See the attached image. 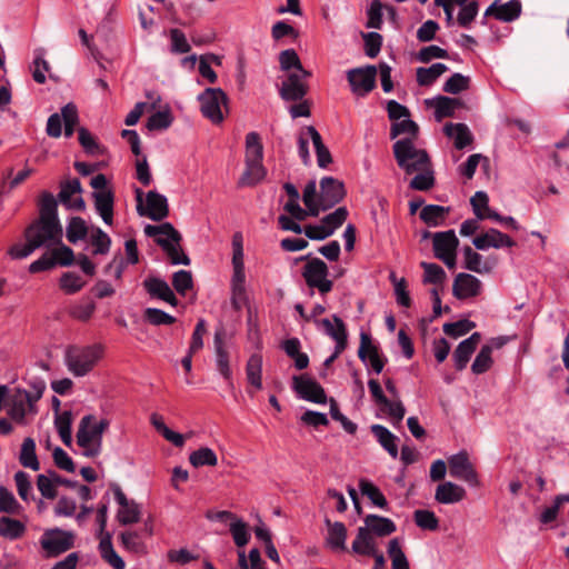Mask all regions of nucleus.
Returning a JSON list of instances; mask_svg holds the SVG:
<instances>
[{"mask_svg":"<svg viewBox=\"0 0 569 569\" xmlns=\"http://www.w3.org/2000/svg\"><path fill=\"white\" fill-rule=\"evenodd\" d=\"M57 207V200L51 193L43 192L41 194L40 217L26 229V242L16 243L8 250V254L12 259H24L40 247L51 248L60 242L62 227L58 219Z\"/></svg>","mask_w":569,"mask_h":569,"instance_id":"obj_1","label":"nucleus"},{"mask_svg":"<svg viewBox=\"0 0 569 569\" xmlns=\"http://www.w3.org/2000/svg\"><path fill=\"white\" fill-rule=\"evenodd\" d=\"M397 164L407 174L413 176L409 186L411 189L426 191L433 187L435 176L427 151L417 146L412 139H399L393 144Z\"/></svg>","mask_w":569,"mask_h":569,"instance_id":"obj_2","label":"nucleus"},{"mask_svg":"<svg viewBox=\"0 0 569 569\" xmlns=\"http://www.w3.org/2000/svg\"><path fill=\"white\" fill-rule=\"evenodd\" d=\"M346 194L345 186L341 181L325 177L320 181V193L317 194V183L310 180L303 190L302 201L312 217L319 216L320 211H326L340 202Z\"/></svg>","mask_w":569,"mask_h":569,"instance_id":"obj_3","label":"nucleus"},{"mask_svg":"<svg viewBox=\"0 0 569 569\" xmlns=\"http://www.w3.org/2000/svg\"><path fill=\"white\" fill-rule=\"evenodd\" d=\"M108 419H98L93 415L81 418L76 433V442L82 456L96 458L102 451L103 433L109 428Z\"/></svg>","mask_w":569,"mask_h":569,"instance_id":"obj_4","label":"nucleus"},{"mask_svg":"<svg viewBox=\"0 0 569 569\" xmlns=\"http://www.w3.org/2000/svg\"><path fill=\"white\" fill-rule=\"evenodd\" d=\"M103 356V347L99 343L90 346H72L64 352V365L74 377L89 375Z\"/></svg>","mask_w":569,"mask_h":569,"instance_id":"obj_5","label":"nucleus"},{"mask_svg":"<svg viewBox=\"0 0 569 569\" xmlns=\"http://www.w3.org/2000/svg\"><path fill=\"white\" fill-rule=\"evenodd\" d=\"M144 233L156 239V242L166 251L172 264L188 266L190 263V259L180 247L181 236L171 223L147 224Z\"/></svg>","mask_w":569,"mask_h":569,"instance_id":"obj_6","label":"nucleus"},{"mask_svg":"<svg viewBox=\"0 0 569 569\" xmlns=\"http://www.w3.org/2000/svg\"><path fill=\"white\" fill-rule=\"evenodd\" d=\"M263 147L260 136L252 131L246 136V170L240 179L241 184L252 186L266 176L262 164Z\"/></svg>","mask_w":569,"mask_h":569,"instance_id":"obj_7","label":"nucleus"},{"mask_svg":"<svg viewBox=\"0 0 569 569\" xmlns=\"http://www.w3.org/2000/svg\"><path fill=\"white\" fill-rule=\"evenodd\" d=\"M38 402L33 400L27 389L17 387L11 390L7 403V416L18 426L30 425L38 415Z\"/></svg>","mask_w":569,"mask_h":569,"instance_id":"obj_8","label":"nucleus"},{"mask_svg":"<svg viewBox=\"0 0 569 569\" xmlns=\"http://www.w3.org/2000/svg\"><path fill=\"white\" fill-rule=\"evenodd\" d=\"M301 274L311 295L318 291L321 296H326L333 288V281L329 278L328 266L320 258L307 260L302 267Z\"/></svg>","mask_w":569,"mask_h":569,"instance_id":"obj_9","label":"nucleus"},{"mask_svg":"<svg viewBox=\"0 0 569 569\" xmlns=\"http://www.w3.org/2000/svg\"><path fill=\"white\" fill-rule=\"evenodd\" d=\"M200 110L212 123H221L228 110V97L220 88H207L198 96Z\"/></svg>","mask_w":569,"mask_h":569,"instance_id":"obj_10","label":"nucleus"},{"mask_svg":"<svg viewBox=\"0 0 569 569\" xmlns=\"http://www.w3.org/2000/svg\"><path fill=\"white\" fill-rule=\"evenodd\" d=\"M74 545V535L71 531L62 530L60 528L48 529L40 538V546L46 553V557H57Z\"/></svg>","mask_w":569,"mask_h":569,"instance_id":"obj_11","label":"nucleus"},{"mask_svg":"<svg viewBox=\"0 0 569 569\" xmlns=\"http://www.w3.org/2000/svg\"><path fill=\"white\" fill-rule=\"evenodd\" d=\"M137 211L142 217H148L151 220L160 221L164 219L169 213L168 200L163 194L157 191H149L146 194V203L142 202L141 190H137Z\"/></svg>","mask_w":569,"mask_h":569,"instance_id":"obj_12","label":"nucleus"},{"mask_svg":"<svg viewBox=\"0 0 569 569\" xmlns=\"http://www.w3.org/2000/svg\"><path fill=\"white\" fill-rule=\"evenodd\" d=\"M435 257L452 269L457 261L459 239L453 230L436 232L432 237Z\"/></svg>","mask_w":569,"mask_h":569,"instance_id":"obj_13","label":"nucleus"},{"mask_svg":"<svg viewBox=\"0 0 569 569\" xmlns=\"http://www.w3.org/2000/svg\"><path fill=\"white\" fill-rule=\"evenodd\" d=\"M377 69L366 66L347 71V80L357 97H366L376 86Z\"/></svg>","mask_w":569,"mask_h":569,"instance_id":"obj_14","label":"nucleus"},{"mask_svg":"<svg viewBox=\"0 0 569 569\" xmlns=\"http://www.w3.org/2000/svg\"><path fill=\"white\" fill-rule=\"evenodd\" d=\"M112 491L114 500L119 505L117 511V520L119 523L124 526L137 523L141 517L140 506L134 500L128 499L118 485L112 486Z\"/></svg>","mask_w":569,"mask_h":569,"instance_id":"obj_15","label":"nucleus"},{"mask_svg":"<svg viewBox=\"0 0 569 569\" xmlns=\"http://www.w3.org/2000/svg\"><path fill=\"white\" fill-rule=\"evenodd\" d=\"M448 465L451 477L462 480L472 487L478 486L477 472L466 451H460L449 457Z\"/></svg>","mask_w":569,"mask_h":569,"instance_id":"obj_16","label":"nucleus"},{"mask_svg":"<svg viewBox=\"0 0 569 569\" xmlns=\"http://www.w3.org/2000/svg\"><path fill=\"white\" fill-rule=\"evenodd\" d=\"M293 390L299 398L325 405L327 402V396L325 389L312 378L308 376H296L293 377Z\"/></svg>","mask_w":569,"mask_h":569,"instance_id":"obj_17","label":"nucleus"},{"mask_svg":"<svg viewBox=\"0 0 569 569\" xmlns=\"http://www.w3.org/2000/svg\"><path fill=\"white\" fill-rule=\"evenodd\" d=\"M472 244L477 250L486 251L489 249L511 248L515 241L506 233H502L496 228H490L487 231L476 236L472 239Z\"/></svg>","mask_w":569,"mask_h":569,"instance_id":"obj_18","label":"nucleus"},{"mask_svg":"<svg viewBox=\"0 0 569 569\" xmlns=\"http://www.w3.org/2000/svg\"><path fill=\"white\" fill-rule=\"evenodd\" d=\"M309 76L310 73L307 70L290 73L281 84V98L288 101L301 100L307 93L305 79Z\"/></svg>","mask_w":569,"mask_h":569,"instance_id":"obj_19","label":"nucleus"},{"mask_svg":"<svg viewBox=\"0 0 569 569\" xmlns=\"http://www.w3.org/2000/svg\"><path fill=\"white\" fill-rule=\"evenodd\" d=\"M481 290V281L470 273H458L452 283V293L460 300L477 297Z\"/></svg>","mask_w":569,"mask_h":569,"instance_id":"obj_20","label":"nucleus"},{"mask_svg":"<svg viewBox=\"0 0 569 569\" xmlns=\"http://www.w3.org/2000/svg\"><path fill=\"white\" fill-rule=\"evenodd\" d=\"M224 330L219 328L214 332L213 347L216 355V367L219 373L228 381L231 380L232 371L229 362V351L224 341Z\"/></svg>","mask_w":569,"mask_h":569,"instance_id":"obj_21","label":"nucleus"},{"mask_svg":"<svg viewBox=\"0 0 569 569\" xmlns=\"http://www.w3.org/2000/svg\"><path fill=\"white\" fill-rule=\"evenodd\" d=\"M143 287L151 298L162 300L172 307L178 305V300L172 289L163 279L158 277H148L143 280Z\"/></svg>","mask_w":569,"mask_h":569,"instance_id":"obj_22","label":"nucleus"},{"mask_svg":"<svg viewBox=\"0 0 569 569\" xmlns=\"http://www.w3.org/2000/svg\"><path fill=\"white\" fill-rule=\"evenodd\" d=\"M80 193L81 183L78 179H73L61 187L59 200L67 208L83 210L86 204Z\"/></svg>","mask_w":569,"mask_h":569,"instance_id":"obj_23","label":"nucleus"},{"mask_svg":"<svg viewBox=\"0 0 569 569\" xmlns=\"http://www.w3.org/2000/svg\"><path fill=\"white\" fill-rule=\"evenodd\" d=\"M327 526L326 545L333 551H345L347 542V527L340 521L331 522L326 518Z\"/></svg>","mask_w":569,"mask_h":569,"instance_id":"obj_24","label":"nucleus"},{"mask_svg":"<svg viewBox=\"0 0 569 569\" xmlns=\"http://www.w3.org/2000/svg\"><path fill=\"white\" fill-rule=\"evenodd\" d=\"M94 209L107 226L113 222L114 194L112 190L92 192Z\"/></svg>","mask_w":569,"mask_h":569,"instance_id":"obj_25","label":"nucleus"},{"mask_svg":"<svg viewBox=\"0 0 569 569\" xmlns=\"http://www.w3.org/2000/svg\"><path fill=\"white\" fill-rule=\"evenodd\" d=\"M358 356L366 365L370 366L376 373L382 371L385 361L380 357L378 349L371 345L370 338L366 333H361Z\"/></svg>","mask_w":569,"mask_h":569,"instance_id":"obj_26","label":"nucleus"},{"mask_svg":"<svg viewBox=\"0 0 569 569\" xmlns=\"http://www.w3.org/2000/svg\"><path fill=\"white\" fill-rule=\"evenodd\" d=\"M333 322L330 319H322L316 321L317 325H321L326 335L336 341L337 351H343L347 347V330L343 321L338 317L333 316Z\"/></svg>","mask_w":569,"mask_h":569,"instance_id":"obj_27","label":"nucleus"},{"mask_svg":"<svg viewBox=\"0 0 569 569\" xmlns=\"http://www.w3.org/2000/svg\"><path fill=\"white\" fill-rule=\"evenodd\" d=\"M333 322L330 319H322L316 321L317 325H321L326 335L336 341L337 351H343L347 347V330L343 321L338 317L333 316Z\"/></svg>","mask_w":569,"mask_h":569,"instance_id":"obj_28","label":"nucleus"},{"mask_svg":"<svg viewBox=\"0 0 569 569\" xmlns=\"http://www.w3.org/2000/svg\"><path fill=\"white\" fill-rule=\"evenodd\" d=\"M333 322L330 319H322L316 321L317 325H321L326 335L336 341L337 351H343L347 347V330L343 321L338 317L333 316Z\"/></svg>","mask_w":569,"mask_h":569,"instance_id":"obj_29","label":"nucleus"},{"mask_svg":"<svg viewBox=\"0 0 569 569\" xmlns=\"http://www.w3.org/2000/svg\"><path fill=\"white\" fill-rule=\"evenodd\" d=\"M480 340L481 335L479 332H473L469 338L462 340L458 345L453 352V361L457 370H462L466 368Z\"/></svg>","mask_w":569,"mask_h":569,"instance_id":"obj_30","label":"nucleus"},{"mask_svg":"<svg viewBox=\"0 0 569 569\" xmlns=\"http://www.w3.org/2000/svg\"><path fill=\"white\" fill-rule=\"evenodd\" d=\"M521 4L518 0H510L506 3L493 2L486 10V16H493L496 19L501 21H512L520 16Z\"/></svg>","mask_w":569,"mask_h":569,"instance_id":"obj_31","label":"nucleus"},{"mask_svg":"<svg viewBox=\"0 0 569 569\" xmlns=\"http://www.w3.org/2000/svg\"><path fill=\"white\" fill-rule=\"evenodd\" d=\"M370 430L379 445L390 455V457L397 459L399 456L398 437L382 425H372Z\"/></svg>","mask_w":569,"mask_h":569,"instance_id":"obj_32","label":"nucleus"},{"mask_svg":"<svg viewBox=\"0 0 569 569\" xmlns=\"http://www.w3.org/2000/svg\"><path fill=\"white\" fill-rule=\"evenodd\" d=\"M465 496L466 490L462 487L446 481L437 487L435 499L440 503L450 505L461 501Z\"/></svg>","mask_w":569,"mask_h":569,"instance_id":"obj_33","label":"nucleus"},{"mask_svg":"<svg viewBox=\"0 0 569 569\" xmlns=\"http://www.w3.org/2000/svg\"><path fill=\"white\" fill-rule=\"evenodd\" d=\"M463 252V267L472 272L485 274L489 273L493 264H489L483 257L475 251L471 247L467 246L462 250Z\"/></svg>","mask_w":569,"mask_h":569,"instance_id":"obj_34","label":"nucleus"},{"mask_svg":"<svg viewBox=\"0 0 569 569\" xmlns=\"http://www.w3.org/2000/svg\"><path fill=\"white\" fill-rule=\"evenodd\" d=\"M119 540L121 546L129 552L136 555H146L148 552L143 535L139 531L126 530L120 533Z\"/></svg>","mask_w":569,"mask_h":569,"instance_id":"obj_35","label":"nucleus"},{"mask_svg":"<svg viewBox=\"0 0 569 569\" xmlns=\"http://www.w3.org/2000/svg\"><path fill=\"white\" fill-rule=\"evenodd\" d=\"M365 528H367L370 533H375L379 537L389 536L396 531V525L392 520L376 515H368L365 518Z\"/></svg>","mask_w":569,"mask_h":569,"instance_id":"obj_36","label":"nucleus"},{"mask_svg":"<svg viewBox=\"0 0 569 569\" xmlns=\"http://www.w3.org/2000/svg\"><path fill=\"white\" fill-rule=\"evenodd\" d=\"M351 549L352 552L362 556L376 555L378 551L372 535L363 527L358 528Z\"/></svg>","mask_w":569,"mask_h":569,"instance_id":"obj_37","label":"nucleus"},{"mask_svg":"<svg viewBox=\"0 0 569 569\" xmlns=\"http://www.w3.org/2000/svg\"><path fill=\"white\" fill-rule=\"evenodd\" d=\"M262 356L253 353L249 357L246 365L247 380L257 390L262 389Z\"/></svg>","mask_w":569,"mask_h":569,"instance_id":"obj_38","label":"nucleus"},{"mask_svg":"<svg viewBox=\"0 0 569 569\" xmlns=\"http://www.w3.org/2000/svg\"><path fill=\"white\" fill-rule=\"evenodd\" d=\"M445 132L455 140V147L457 149H463L472 141L471 132L465 123L446 124Z\"/></svg>","mask_w":569,"mask_h":569,"instance_id":"obj_39","label":"nucleus"},{"mask_svg":"<svg viewBox=\"0 0 569 569\" xmlns=\"http://www.w3.org/2000/svg\"><path fill=\"white\" fill-rule=\"evenodd\" d=\"M19 461L24 468L33 471L40 469V462L36 453V441L28 437L23 440L20 449Z\"/></svg>","mask_w":569,"mask_h":569,"instance_id":"obj_40","label":"nucleus"},{"mask_svg":"<svg viewBox=\"0 0 569 569\" xmlns=\"http://www.w3.org/2000/svg\"><path fill=\"white\" fill-rule=\"evenodd\" d=\"M419 134L418 124L410 119V117H406L401 120H398L392 123L390 136L392 139L405 136L402 139H412L417 141Z\"/></svg>","mask_w":569,"mask_h":569,"instance_id":"obj_41","label":"nucleus"},{"mask_svg":"<svg viewBox=\"0 0 569 569\" xmlns=\"http://www.w3.org/2000/svg\"><path fill=\"white\" fill-rule=\"evenodd\" d=\"M450 208L438 204H428L420 211V219L429 227H437L443 223Z\"/></svg>","mask_w":569,"mask_h":569,"instance_id":"obj_42","label":"nucleus"},{"mask_svg":"<svg viewBox=\"0 0 569 569\" xmlns=\"http://www.w3.org/2000/svg\"><path fill=\"white\" fill-rule=\"evenodd\" d=\"M54 427L60 436L62 442L66 446H70L72 442V412L69 410L58 413L54 418Z\"/></svg>","mask_w":569,"mask_h":569,"instance_id":"obj_43","label":"nucleus"},{"mask_svg":"<svg viewBox=\"0 0 569 569\" xmlns=\"http://www.w3.org/2000/svg\"><path fill=\"white\" fill-rule=\"evenodd\" d=\"M151 423L156 428V430L158 432H160L162 435V437L167 441L171 442L173 446L180 448L184 445V441H186L184 436L168 428L166 426V423L163 422L161 416L153 413L151 416Z\"/></svg>","mask_w":569,"mask_h":569,"instance_id":"obj_44","label":"nucleus"},{"mask_svg":"<svg viewBox=\"0 0 569 569\" xmlns=\"http://www.w3.org/2000/svg\"><path fill=\"white\" fill-rule=\"evenodd\" d=\"M447 70L448 67L440 62L433 63L428 68L420 67L417 69V82L420 86H430Z\"/></svg>","mask_w":569,"mask_h":569,"instance_id":"obj_45","label":"nucleus"},{"mask_svg":"<svg viewBox=\"0 0 569 569\" xmlns=\"http://www.w3.org/2000/svg\"><path fill=\"white\" fill-rule=\"evenodd\" d=\"M87 281L78 273L67 271L59 280V287L66 295H74L82 290Z\"/></svg>","mask_w":569,"mask_h":569,"instance_id":"obj_46","label":"nucleus"},{"mask_svg":"<svg viewBox=\"0 0 569 569\" xmlns=\"http://www.w3.org/2000/svg\"><path fill=\"white\" fill-rule=\"evenodd\" d=\"M89 233L87 222L80 217H73L67 224L66 236L69 242L77 243L83 240Z\"/></svg>","mask_w":569,"mask_h":569,"instance_id":"obj_47","label":"nucleus"},{"mask_svg":"<svg viewBox=\"0 0 569 569\" xmlns=\"http://www.w3.org/2000/svg\"><path fill=\"white\" fill-rule=\"evenodd\" d=\"M189 462L194 468H200L204 466L214 467L218 463V457L211 448L201 447L198 450L190 453Z\"/></svg>","mask_w":569,"mask_h":569,"instance_id":"obj_48","label":"nucleus"},{"mask_svg":"<svg viewBox=\"0 0 569 569\" xmlns=\"http://www.w3.org/2000/svg\"><path fill=\"white\" fill-rule=\"evenodd\" d=\"M359 489H360L361 493L363 496H366L368 499H370V501L375 506H377L381 509H387V507H388L387 499L385 498L381 490L376 485H373L371 481L361 479L359 481Z\"/></svg>","mask_w":569,"mask_h":569,"instance_id":"obj_49","label":"nucleus"},{"mask_svg":"<svg viewBox=\"0 0 569 569\" xmlns=\"http://www.w3.org/2000/svg\"><path fill=\"white\" fill-rule=\"evenodd\" d=\"M244 268H233V274L231 279L232 303L237 309L240 308V301L244 298Z\"/></svg>","mask_w":569,"mask_h":569,"instance_id":"obj_50","label":"nucleus"},{"mask_svg":"<svg viewBox=\"0 0 569 569\" xmlns=\"http://www.w3.org/2000/svg\"><path fill=\"white\" fill-rule=\"evenodd\" d=\"M26 530L24 525L9 517L0 518V536L9 539H17L23 535Z\"/></svg>","mask_w":569,"mask_h":569,"instance_id":"obj_51","label":"nucleus"},{"mask_svg":"<svg viewBox=\"0 0 569 569\" xmlns=\"http://www.w3.org/2000/svg\"><path fill=\"white\" fill-rule=\"evenodd\" d=\"M388 555L391 559L392 569H410L407 556L401 549L400 542L397 538L389 541Z\"/></svg>","mask_w":569,"mask_h":569,"instance_id":"obj_52","label":"nucleus"},{"mask_svg":"<svg viewBox=\"0 0 569 569\" xmlns=\"http://www.w3.org/2000/svg\"><path fill=\"white\" fill-rule=\"evenodd\" d=\"M46 50L43 48H38L34 50V59L32 63V77L33 80L38 83L46 82V72L49 70V63L44 59Z\"/></svg>","mask_w":569,"mask_h":569,"instance_id":"obj_53","label":"nucleus"},{"mask_svg":"<svg viewBox=\"0 0 569 569\" xmlns=\"http://www.w3.org/2000/svg\"><path fill=\"white\" fill-rule=\"evenodd\" d=\"M310 130H316V128L312 126L305 127L298 136V152L305 164H309L311 161L308 148L309 143L312 142L315 146V137L311 132H309Z\"/></svg>","mask_w":569,"mask_h":569,"instance_id":"obj_54","label":"nucleus"},{"mask_svg":"<svg viewBox=\"0 0 569 569\" xmlns=\"http://www.w3.org/2000/svg\"><path fill=\"white\" fill-rule=\"evenodd\" d=\"M421 268L423 269V282L425 283H432L436 287L441 286L446 279V272L445 270L436 264L422 261L420 263Z\"/></svg>","mask_w":569,"mask_h":569,"instance_id":"obj_55","label":"nucleus"},{"mask_svg":"<svg viewBox=\"0 0 569 569\" xmlns=\"http://www.w3.org/2000/svg\"><path fill=\"white\" fill-rule=\"evenodd\" d=\"M90 242L94 254H106L110 250L111 239L100 228L91 229Z\"/></svg>","mask_w":569,"mask_h":569,"instance_id":"obj_56","label":"nucleus"},{"mask_svg":"<svg viewBox=\"0 0 569 569\" xmlns=\"http://www.w3.org/2000/svg\"><path fill=\"white\" fill-rule=\"evenodd\" d=\"M459 100L449 97H439L435 103V116L438 120L453 116Z\"/></svg>","mask_w":569,"mask_h":569,"instance_id":"obj_57","label":"nucleus"},{"mask_svg":"<svg viewBox=\"0 0 569 569\" xmlns=\"http://www.w3.org/2000/svg\"><path fill=\"white\" fill-rule=\"evenodd\" d=\"M348 217V210L346 207H339L333 212L327 214L322 218V223L327 228V232L329 236L333 234V232L342 226Z\"/></svg>","mask_w":569,"mask_h":569,"instance_id":"obj_58","label":"nucleus"},{"mask_svg":"<svg viewBox=\"0 0 569 569\" xmlns=\"http://www.w3.org/2000/svg\"><path fill=\"white\" fill-rule=\"evenodd\" d=\"M492 346H483L471 365V370L476 375L488 371L492 365Z\"/></svg>","mask_w":569,"mask_h":569,"instance_id":"obj_59","label":"nucleus"},{"mask_svg":"<svg viewBox=\"0 0 569 569\" xmlns=\"http://www.w3.org/2000/svg\"><path fill=\"white\" fill-rule=\"evenodd\" d=\"M96 310V303L91 299H83L70 307V315L80 321H87Z\"/></svg>","mask_w":569,"mask_h":569,"instance_id":"obj_60","label":"nucleus"},{"mask_svg":"<svg viewBox=\"0 0 569 569\" xmlns=\"http://www.w3.org/2000/svg\"><path fill=\"white\" fill-rule=\"evenodd\" d=\"M230 532L232 535L234 543L238 547L242 548L249 542L250 532L247 523L243 520L238 518L234 519L230 523Z\"/></svg>","mask_w":569,"mask_h":569,"instance_id":"obj_61","label":"nucleus"},{"mask_svg":"<svg viewBox=\"0 0 569 569\" xmlns=\"http://www.w3.org/2000/svg\"><path fill=\"white\" fill-rule=\"evenodd\" d=\"M380 406L382 407L383 411L390 417L395 426L401 423L406 413V409L398 398H395V400H389L387 398V403H381Z\"/></svg>","mask_w":569,"mask_h":569,"instance_id":"obj_62","label":"nucleus"},{"mask_svg":"<svg viewBox=\"0 0 569 569\" xmlns=\"http://www.w3.org/2000/svg\"><path fill=\"white\" fill-rule=\"evenodd\" d=\"M413 518L416 525L425 530H436L438 529L439 521L435 515V512L426 509L416 510L413 513Z\"/></svg>","mask_w":569,"mask_h":569,"instance_id":"obj_63","label":"nucleus"},{"mask_svg":"<svg viewBox=\"0 0 569 569\" xmlns=\"http://www.w3.org/2000/svg\"><path fill=\"white\" fill-rule=\"evenodd\" d=\"M470 203L475 216L478 219H486V214L490 211L489 197L485 191H477L470 199Z\"/></svg>","mask_w":569,"mask_h":569,"instance_id":"obj_64","label":"nucleus"}]
</instances>
